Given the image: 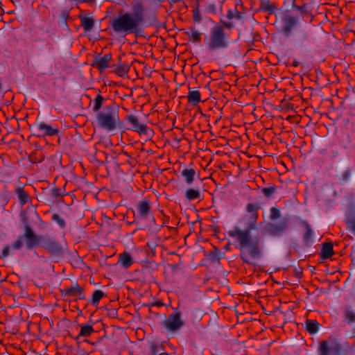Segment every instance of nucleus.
Wrapping results in <instances>:
<instances>
[{"label": "nucleus", "instance_id": "obj_1", "mask_svg": "<svg viewBox=\"0 0 355 355\" xmlns=\"http://www.w3.org/2000/svg\"><path fill=\"white\" fill-rule=\"evenodd\" d=\"M259 207L255 203H248L246 205V211L250 214L249 229L241 230L236 227L228 232V235L239 242L240 257L243 263L248 264H252L251 259H257L261 256L259 242L254 241L250 234V230L256 227Z\"/></svg>", "mask_w": 355, "mask_h": 355}, {"label": "nucleus", "instance_id": "obj_2", "mask_svg": "<svg viewBox=\"0 0 355 355\" xmlns=\"http://www.w3.org/2000/svg\"><path fill=\"white\" fill-rule=\"evenodd\" d=\"M134 12H125L110 20V27L118 34L125 36L129 34H138L144 21V8L137 1L132 3Z\"/></svg>", "mask_w": 355, "mask_h": 355}, {"label": "nucleus", "instance_id": "obj_3", "mask_svg": "<svg viewBox=\"0 0 355 355\" xmlns=\"http://www.w3.org/2000/svg\"><path fill=\"white\" fill-rule=\"evenodd\" d=\"M204 42L209 53L226 49L230 45V35L225 32L223 26L216 25L210 29L209 36L205 38Z\"/></svg>", "mask_w": 355, "mask_h": 355}, {"label": "nucleus", "instance_id": "obj_4", "mask_svg": "<svg viewBox=\"0 0 355 355\" xmlns=\"http://www.w3.org/2000/svg\"><path fill=\"white\" fill-rule=\"evenodd\" d=\"M24 230V234L19 235L11 245H6L4 246L0 254L1 259H3L8 257L11 250H20L24 245V240H26V247L28 250H32L39 245L40 238L35 234L32 228L29 225H26Z\"/></svg>", "mask_w": 355, "mask_h": 355}, {"label": "nucleus", "instance_id": "obj_5", "mask_svg": "<svg viewBox=\"0 0 355 355\" xmlns=\"http://www.w3.org/2000/svg\"><path fill=\"white\" fill-rule=\"evenodd\" d=\"M96 120L98 126L106 131L114 130L120 125L119 110L114 105H107L97 112Z\"/></svg>", "mask_w": 355, "mask_h": 355}, {"label": "nucleus", "instance_id": "obj_6", "mask_svg": "<svg viewBox=\"0 0 355 355\" xmlns=\"http://www.w3.org/2000/svg\"><path fill=\"white\" fill-rule=\"evenodd\" d=\"M284 5L288 13H298L297 15L299 16V21L306 18L312 20L313 15L309 5L305 0H284Z\"/></svg>", "mask_w": 355, "mask_h": 355}, {"label": "nucleus", "instance_id": "obj_7", "mask_svg": "<svg viewBox=\"0 0 355 355\" xmlns=\"http://www.w3.org/2000/svg\"><path fill=\"white\" fill-rule=\"evenodd\" d=\"M341 351L342 346L336 340H323L320 343L318 354V355H340Z\"/></svg>", "mask_w": 355, "mask_h": 355}, {"label": "nucleus", "instance_id": "obj_8", "mask_svg": "<svg viewBox=\"0 0 355 355\" xmlns=\"http://www.w3.org/2000/svg\"><path fill=\"white\" fill-rule=\"evenodd\" d=\"M345 138L341 141L343 148L347 150V156L350 158L355 167V128L351 132L345 134Z\"/></svg>", "mask_w": 355, "mask_h": 355}, {"label": "nucleus", "instance_id": "obj_9", "mask_svg": "<svg viewBox=\"0 0 355 355\" xmlns=\"http://www.w3.org/2000/svg\"><path fill=\"white\" fill-rule=\"evenodd\" d=\"M42 246L47 250L53 258H60L63 256V246L59 242L49 237L43 240Z\"/></svg>", "mask_w": 355, "mask_h": 355}, {"label": "nucleus", "instance_id": "obj_10", "mask_svg": "<svg viewBox=\"0 0 355 355\" xmlns=\"http://www.w3.org/2000/svg\"><path fill=\"white\" fill-rule=\"evenodd\" d=\"M184 324L180 312H173L168 318L162 322V325L169 332L178 331Z\"/></svg>", "mask_w": 355, "mask_h": 355}, {"label": "nucleus", "instance_id": "obj_11", "mask_svg": "<svg viewBox=\"0 0 355 355\" xmlns=\"http://www.w3.org/2000/svg\"><path fill=\"white\" fill-rule=\"evenodd\" d=\"M37 127L36 133L34 134L37 137H52L59 134L58 128H53L44 121L35 124Z\"/></svg>", "mask_w": 355, "mask_h": 355}, {"label": "nucleus", "instance_id": "obj_12", "mask_svg": "<svg viewBox=\"0 0 355 355\" xmlns=\"http://www.w3.org/2000/svg\"><path fill=\"white\" fill-rule=\"evenodd\" d=\"M151 211V205L148 199L144 198L136 205V211H134V217L139 219H144L148 217Z\"/></svg>", "mask_w": 355, "mask_h": 355}, {"label": "nucleus", "instance_id": "obj_13", "mask_svg": "<svg viewBox=\"0 0 355 355\" xmlns=\"http://www.w3.org/2000/svg\"><path fill=\"white\" fill-rule=\"evenodd\" d=\"M299 16L287 13L283 19L282 31L285 36L291 35L293 30L298 24Z\"/></svg>", "mask_w": 355, "mask_h": 355}, {"label": "nucleus", "instance_id": "obj_14", "mask_svg": "<svg viewBox=\"0 0 355 355\" xmlns=\"http://www.w3.org/2000/svg\"><path fill=\"white\" fill-rule=\"evenodd\" d=\"M288 226V220L287 218H283L278 223H268L267 231L272 236H279L287 230Z\"/></svg>", "mask_w": 355, "mask_h": 355}, {"label": "nucleus", "instance_id": "obj_15", "mask_svg": "<svg viewBox=\"0 0 355 355\" xmlns=\"http://www.w3.org/2000/svg\"><path fill=\"white\" fill-rule=\"evenodd\" d=\"M126 119L128 122L131 125V128L132 130L137 132L139 134H148V126L144 123H140L139 119L135 115H128Z\"/></svg>", "mask_w": 355, "mask_h": 355}, {"label": "nucleus", "instance_id": "obj_16", "mask_svg": "<svg viewBox=\"0 0 355 355\" xmlns=\"http://www.w3.org/2000/svg\"><path fill=\"white\" fill-rule=\"evenodd\" d=\"M111 59L112 55L110 53L105 54L103 57L98 56L92 63V66L102 72L107 68Z\"/></svg>", "mask_w": 355, "mask_h": 355}, {"label": "nucleus", "instance_id": "obj_17", "mask_svg": "<svg viewBox=\"0 0 355 355\" xmlns=\"http://www.w3.org/2000/svg\"><path fill=\"white\" fill-rule=\"evenodd\" d=\"M62 293L65 295L78 297L79 300L85 299L83 288L79 286L78 284H75L73 286H71V287L66 288L62 291Z\"/></svg>", "mask_w": 355, "mask_h": 355}, {"label": "nucleus", "instance_id": "obj_18", "mask_svg": "<svg viewBox=\"0 0 355 355\" xmlns=\"http://www.w3.org/2000/svg\"><path fill=\"white\" fill-rule=\"evenodd\" d=\"M118 60V63L114 66V71L119 76L124 77L127 76L130 70V65L125 62H122V55L119 56Z\"/></svg>", "mask_w": 355, "mask_h": 355}, {"label": "nucleus", "instance_id": "obj_19", "mask_svg": "<svg viewBox=\"0 0 355 355\" xmlns=\"http://www.w3.org/2000/svg\"><path fill=\"white\" fill-rule=\"evenodd\" d=\"M302 224L305 228V232L303 235V243L305 246H310L313 243V232L311 228L310 225L306 220H303Z\"/></svg>", "mask_w": 355, "mask_h": 355}, {"label": "nucleus", "instance_id": "obj_20", "mask_svg": "<svg viewBox=\"0 0 355 355\" xmlns=\"http://www.w3.org/2000/svg\"><path fill=\"white\" fill-rule=\"evenodd\" d=\"M15 193L17 194L21 205H24L28 202L29 196L28 193L25 191L24 187H16Z\"/></svg>", "mask_w": 355, "mask_h": 355}, {"label": "nucleus", "instance_id": "obj_21", "mask_svg": "<svg viewBox=\"0 0 355 355\" xmlns=\"http://www.w3.org/2000/svg\"><path fill=\"white\" fill-rule=\"evenodd\" d=\"M181 175L184 178L186 183L190 185L194 180L196 171L193 168H185L181 171Z\"/></svg>", "mask_w": 355, "mask_h": 355}, {"label": "nucleus", "instance_id": "obj_22", "mask_svg": "<svg viewBox=\"0 0 355 355\" xmlns=\"http://www.w3.org/2000/svg\"><path fill=\"white\" fill-rule=\"evenodd\" d=\"M200 96V92L198 90L190 89L187 94V99L189 103L193 105H196L201 101Z\"/></svg>", "mask_w": 355, "mask_h": 355}, {"label": "nucleus", "instance_id": "obj_23", "mask_svg": "<svg viewBox=\"0 0 355 355\" xmlns=\"http://www.w3.org/2000/svg\"><path fill=\"white\" fill-rule=\"evenodd\" d=\"M334 254L333 245L331 243L322 244L321 257L324 259H329Z\"/></svg>", "mask_w": 355, "mask_h": 355}, {"label": "nucleus", "instance_id": "obj_24", "mask_svg": "<svg viewBox=\"0 0 355 355\" xmlns=\"http://www.w3.org/2000/svg\"><path fill=\"white\" fill-rule=\"evenodd\" d=\"M80 331L77 338L80 337H89L95 331L93 327L89 324H80Z\"/></svg>", "mask_w": 355, "mask_h": 355}, {"label": "nucleus", "instance_id": "obj_25", "mask_svg": "<svg viewBox=\"0 0 355 355\" xmlns=\"http://www.w3.org/2000/svg\"><path fill=\"white\" fill-rule=\"evenodd\" d=\"M106 294L103 292L101 290H95L92 295L91 300H89L90 303L94 306H97L99 304L100 300L106 297Z\"/></svg>", "mask_w": 355, "mask_h": 355}, {"label": "nucleus", "instance_id": "obj_26", "mask_svg": "<svg viewBox=\"0 0 355 355\" xmlns=\"http://www.w3.org/2000/svg\"><path fill=\"white\" fill-rule=\"evenodd\" d=\"M259 10L263 11L268 14H273L276 10V6L271 4L268 0L261 1Z\"/></svg>", "mask_w": 355, "mask_h": 355}, {"label": "nucleus", "instance_id": "obj_27", "mask_svg": "<svg viewBox=\"0 0 355 355\" xmlns=\"http://www.w3.org/2000/svg\"><path fill=\"white\" fill-rule=\"evenodd\" d=\"M306 330L311 334L317 333L319 330V323L315 320L306 321Z\"/></svg>", "mask_w": 355, "mask_h": 355}, {"label": "nucleus", "instance_id": "obj_28", "mask_svg": "<svg viewBox=\"0 0 355 355\" xmlns=\"http://www.w3.org/2000/svg\"><path fill=\"white\" fill-rule=\"evenodd\" d=\"M120 262L125 268H129L132 263L133 260L128 252H123L120 254Z\"/></svg>", "mask_w": 355, "mask_h": 355}, {"label": "nucleus", "instance_id": "obj_29", "mask_svg": "<svg viewBox=\"0 0 355 355\" xmlns=\"http://www.w3.org/2000/svg\"><path fill=\"white\" fill-rule=\"evenodd\" d=\"M190 32L187 33V35L189 37V40L193 43H199L202 40L201 33L196 30L195 28H190Z\"/></svg>", "mask_w": 355, "mask_h": 355}, {"label": "nucleus", "instance_id": "obj_30", "mask_svg": "<svg viewBox=\"0 0 355 355\" xmlns=\"http://www.w3.org/2000/svg\"><path fill=\"white\" fill-rule=\"evenodd\" d=\"M94 25V21L92 18L83 17L81 18V26L85 31H90Z\"/></svg>", "mask_w": 355, "mask_h": 355}, {"label": "nucleus", "instance_id": "obj_31", "mask_svg": "<svg viewBox=\"0 0 355 355\" xmlns=\"http://www.w3.org/2000/svg\"><path fill=\"white\" fill-rule=\"evenodd\" d=\"M185 197L188 200H193L200 198V193L198 189H188L185 191Z\"/></svg>", "mask_w": 355, "mask_h": 355}, {"label": "nucleus", "instance_id": "obj_32", "mask_svg": "<svg viewBox=\"0 0 355 355\" xmlns=\"http://www.w3.org/2000/svg\"><path fill=\"white\" fill-rule=\"evenodd\" d=\"M103 101L104 98L101 96V94H98V95H96V96L93 101L94 107L92 109L94 112H99V110L101 109L103 105Z\"/></svg>", "mask_w": 355, "mask_h": 355}, {"label": "nucleus", "instance_id": "obj_33", "mask_svg": "<svg viewBox=\"0 0 355 355\" xmlns=\"http://www.w3.org/2000/svg\"><path fill=\"white\" fill-rule=\"evenodd\" d=\"M277 191V187L275 185H272L268 187H264L261 189L262 193L266 198H270Z\"/></svg>", "mask_w": 355, "mask_h": 355}, {"label": "nucleus", "instance_id": "obj_34", "mask_svg": "<svg viewBox=\"0 0 355 355\" xmlns=\"http://www.w3.org/2000/svg\"><path fill=\"white\" fill-rule=\"evenodd\" d=\"M352 175V170L350 168H347L342 172L339 180L342 183H346L348 181H349Z\"/></svg>", "mask_w": 355, "mask_h": 355}, {"label": "nucleus", "instance_id": "obj_35", "mask_svg": "<svg viewBox=\"0 0 355 355\" xmlns=\"http://www.w3.org/2000/svg\"><path fill=\"white\" fill-rule=\"evenodd\" d=\"M345 223L349 232L355 234V216H349Z\"/></svg>", "mask_w": 355, "mask_h": 355}, {"label": "nucleus", "instance_id": "obj_36", "mask_svg": "<svg viewBox=\"0 0 355 355\" xmlns=\"http://www.w3.org/2000/svg\"><path fill=\"white\" fill-rule=\"evenodd\" d=\"M281 216V212L279 208L272 207L270 209V218L272 220H275L279 218Z\"/></svg>", "mask_w": 355, "mask_h": 355}, {"label": "nucleus", "instance_id": "obj_37", "mask_svg": "<svg viewBox=\"0 0 355 355\" xmlns=\"http://www.w3.org/2000/svg\"><path fill=\"white\" fill-rule=\"evenodd\" d=\"M193 12V20L194 23L200 24L202 21V17L199 9V6L192 10Z\"/></svg>", "mask_w": 355, "mask_h": 355}, {"label": "nucleus", "instance_id": "obj_38", "mask_svg": "<svg viewBox=\"0 0 355 355\" xmlns=\"http://www.w3.org/2000/svg\"><path fill=\"white\" fill-rule=\"evenodd\" d=\"M69 12L67 10H63L60 15V19H59V24L60 25H64L67 26V19L69 18Z\"/></svg>", "mask_w": 355, "mask_h": 355}, {"label": "nucleus", "instance_id": "obj_39", "mask_svg": "<svg viewBox=\"0 0 355 355\" xmlns=\"http://www.w3.org/2000/svg\"><path fill=\"white\" fill-rule=\"evenodd\" d=\"M345 320L348 322V323H354L355 322V313L352 311H349V310H347L345 312Z\"/></svg>", "mask_w": 355, "mask_h": 355}, {"label": "nucleus", "instance_id": "obj_40", "mask_svg": "<svg viewBox=\"0 0 355 355\" xmlns=\"http://www.w3.org/2000/svg\"><path fill=\"white\" fill-rule=\"evenodd\" d=\"M52 220L57 223L60 227H64L66 225L65 220L62 217H60L58 214H53Z\"/></svg>", "mask_w": 355, "mask_h": 355}, {"label": "nucleus", "instance_id": "obj_41", "mask_svg": "<svg viewBox=\"0 0 355 355\" xmlns=\"http://www.w3.org/2000/svg\"><path fill=\"white\" fill-rule=\"evenodd\" d=\"M235 12L238 13V12H237V11H236V10H235V11H233V10H230L228 11V12H227V19H233L234 18V17H235V15H234V14H235Z\"/></svg>", "mask_w": 355, "mask_h": 355}, {"label": "nucleus", "instance_id": "obj_42", "mask_svg": "<svg viewBox=\"0 0 355 355\" xmlns=\"http://www.w3.org/2000/svg\"><path fill=\"white\" fill-rule=\"evenodd\" d=\"M60 189L58 188H54L52 189V196L53 197H58L60 195Z\"/></svg>", "mask_w": 355, "mask_h": 355}, {"label": "nucleus", "instance_id": "obj_43", "mask_svg": "<svg viewBox=\"0 0 355 355\" xmlns=\"http://www.w3.org/2000/svg\"><path fill=\"white\" fill-rule=\"evenodd\" d=\"M222 26L224 27V28L226 27V28H230L232 27V24L230 23H228V22H224L223 23V25H221Z\"/></svg>", "mask_w": 355, "mask_h": 355}, {"label": "nucleus", "instance_id": "obj_44", "mask_svg": "<svg viewBox=\"0 0 355 355\" xmlns=\"http://www.w3.org/2000/svg\"><path fill=\"white\" fill-rule=\"evenodd\" d=\"M300 64V62L297 60H293L292 65L295 67H297Z\"/></svg>", "mask_w": 355, "mask_h": 355}, {"label": "nucleus", "instance_id": "obj_45", "mask_svg": "<svg viewBox=\"0 0 355 355\" xmlns=\"http://www.w3.org/2000/svg\"><path fill=\"white\" fill-rule=\"evenodd\" d=\"M30 160H31V162L35 163V162L33 160L32 157L30 158Z\"/></svg>", "mask_w": 355, "mask_h": 355}, {"label": "nucleus", "instance_id": "obj_46", "mask_svg": "<svg viewBox=\"0 0 355 355\" xmlns=\"http://www.w3.org/2000/svg\"><path fill=\"white\" fill-rule=\"evenodd\" d=\"M159 2L162 3L164 1V0H157Z\"/></svg>", "mask_w": 355, "mask_h": 355}]
</instances>
